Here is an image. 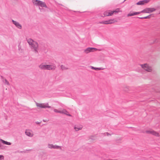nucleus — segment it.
<instances>
[{"mask_svg": "<svg viewBox=\"0 0 160 160\" xmlns=\"http://www.w3.org/2000/svg\"><path fill=\"white\" fill-rule=\"evenodd\" d=\"M36 103L37 107H39L42 108H51V106H49L48 103H39L36 102Z\"/></svg>", "mask_w": 160, "mask_h": 160, "instance_id": "obj_1", "label": "nucleus"}, {"mask_svg": "<svg viewBox=\"0 0 160 160\" xmlns=\"http://www.w3.org/2000/svg\"><path fill=\"white\" fill-rule=\"evenodd\" d=\"M156 10V9L154 8H146L141 11V13H151Z\"/></svg>", "mask_w": 160, "mask_h": 160, "instance_id": "obj_2", "label": "nucleus"}, {"mask_svg": "<svg viewBox=\"0 0 160 160\" xmlns=\"http://www.w3.org/2000/svg\"><path fill=\"white\" fill-rule=\"evenodd\" d=\"M30 47L32 49H33L34 52H38V44L37 42H34V43L32 44Z\"/></svg>", "mask_w": 160, "mask_h": 160, "instance_id": "obj_3", "label": "nucleus"}, {"mask_svg": "<svg viewBox=\"0 0 160 160\" xmlns=\"http://www.w3.org/2000/svg\"><path fill=\"white\" fill-rule=\"evenodd\" d=\"M141 66L142 68L146 71L149 72H150L152 71L151 67H149L147 64H141Z\"/></svg>", "mask_w": 160, "mask_h": 160, "instance_id": "obj_4", "label": "nucleus"}, {"mask_svg": "<svg viewBox=\"0 0 160 160\" xmlns=\"http://www.w3.org/2000/svg\"><path fill=\"white\" fill-rule=\"evenodd\" d=\"M97 49L94 48H88L85 49L84 51V52L86 53H88L89 52L93 51V50H96Z\"/></svg>", "mask_w": 160, "mask_h": 160, "instance_id": "obj_5", "label": "nucleus"}, {"mask_svg": "<svg viewBox=\"0 0 160 160\" xmlns=\"http://www.w3.org/2000/svg\"><path fill=\"white\" fill-rule=\"evenodd\" d=\"M113 21V19H109L106 21L100 22V23L105 24H111L114 22Z\"/></svg>", "mask_w": 160, "mask_h": 160, "instance_id": "obj_6", "label": "nucleus"}, {"mask_svg": "<svg viewBox=\"0 0 160 160\" xmlns=\"http://www.w3.org/2000/svg\"><path fill=\"white\" fill-rule=\"evenodd\" d=\"M146 132L148 134H150L156 136H159V133L153 130H147Z\"/></svg>", "mask_w": 160, "mask_h": 160, "instance_id": "obj_7", "label": "nucleus"}, {"mask_svg": "<svg viewBox=\"0 0 160 160\" xmlns=\"http://www.w3.org/2000/svg\"><path fill=\"white\" fill-rule=\"evenodd\" d=\"M12 22L15 25L16 27L19 29H21L22 28V25L19 24L18 22L15 21L13 20H12Z\"/></svg>", "mask_w": 160, "mask_h": 160, "instance_id": "obj_8", "label": "nucleus"}, {"mask_svg": "<svg viewBox=\"0 0 160 160\" xmlns=\"http://www.w3.org/2000/svg\"><path fill=\"white\" fill-rule=\"evenodd\" d=\"M113 14V12L112 11L108 10L104 12V16H111Z\"/></svg>", "mask_w": 160, "mask_h": 160, "instance_id": "obj_9", "label": "nucleus"}, {"mask_svg": "<svg viewBox=\"0 0 160 160\" xmlns=\"http://www.w3.org/2000/svg\"><path fill=\"white\" fill-rule=\"evenodd\" d=\"M149 0H144L142 1H140L136 3V4L137 5H143L145 3H147L149 2Z\"/></svg>", "mask_w": 160, "mask_h": 160, "instance_id": "obj_10", "label": "nucleus"}, {"mask_svg": "<svg viewBox=\"0 0 160 160\" xmlns=\"http://www.w3.org/2000/svg\"><path fill=\"white\" fill-rule=\"evenodd\" d=\"M46 70H53L55 69V65H46Z\"/></svg>", "mask_w": 160, "mask_h": 160, "instance_id": "obj_11", "label": "nucleus"}, {"mask_svg": "<svg viewBox=\"0 0 160 160\" xmlns=\"http://www.w3.org/2000/svg\"><path fill=\"white\" fill-rule=\"evenodd\" d=\"M141 13V12H134L129 13L128 14V16H134L135 15H138L139 13Z\"/></svg>", "mask_w": 160, "mask_h": 160, "instance_id": "obj_12", "label": "nucleus"}, {"mask_svg": "<svg viewBox=\"0 0 160 160\" xmlns=\"http://www.w3.org/2000/svg\"><path fill=\"white\" fill-rule=\"evenodd\" d=\"M74 128L75 131H78L80 130H81L82 128V126H78V125H75L74 126Z\"/></svg>", "mask_w": 160, "mask_h": 160, "instance_id": "obj_13", "label": "nucleus"}, {"mask_svg": "<svg viewBox=\"0 0 160 160\" xmlns=\"http://www.w3.org/2000/svg\"><path fill=\"white\" fill-rule=\"evenodd\" d=\"M27 42L30 45H31L33 43H34V42H36L34 41L32 39L29 38L27 40Z\"/></svg>", "mask_w": 160, "mask_h": 160, "instance_id": "obj_14", "label": "nucleus"}, {"mask_svg": "<svg viewBox=\"0 0 160 160\" xmlns=\"http://www.w3.org/2000/svg\"><path fill=\"white\" fill-rule=\"evenodd\" d=\"M46 65L42 64L39 65V67L42 69L46 70Z\"/></svg>", "mask_w": 160, "mask_h": 160, "instance_id": "obj_15", "label": "nucleus"}, {"mask_svg": "<svg viewBox=\"0 0 160 160\" xmlns=\"http://www.w3.org/2000/svg\"><path fill=\"white\" fill-rule=\"evenodd\" d=\"M0 140L2 142V143L4 144L9 145H11V142L5 141L2 139H1Z\"/></svg>", "mask_w": 160, "mask_h": 160, "instance_id": "obj_16", "label": "nucleus"}, {"mask_svg": "<svg viewBox=\"0 0 160 160\" xmlns=\"http://www.w3.org/2000/svg\"><path fill=\"white\" fill-rule=\"evenodd\" d=\"M25 133L28 136H29L30 137H31L32 136L31 133L30 132H29L28 131H26L25 132Z\"/></svg>", "mask_w": 160, "mask_h": 160, "instance_id": "obj_17", "label": "nucleus"}, {"mask_svg": "<svg viewBox=\"0 0 160 160\" xmlns=\"http://www.w3.org/2000/svg\"><path fill=\"white\" fill-rule=\"evenodd\" d=\"M3 82L4 83L5 85H9V83L8 82L7 80V79H4V80H2Z\"/></svg>", "mask_w": 160, "mask_h": 160, "instance_id": "obj_18", "label": "nucleus"}, {"mask_svg": "<svg viewBox=\"0 0 160 160\" xmlns=\"http://www.w3.org/2000/svg\"><path fill=\"white\" fill-rule=\"evenodd\" d=\"M112 12H113V14L114 13H118V12H120V9L119 8H117L115 10L112 11Z\"/></svg>", "mask_w": 160, "mask_h": 160, "instance_id": "obj_19", "label": "nucleus"}, {"mask_svg": "<svg viewBox=\"0 0 160 160\" xmlns=\"http://www.w3.org/2000/svg\"><path fill=\"white\" fill-rule=\"evenodd\" d=\"M91 68L95 70H101L102 69H102V68H95L94 67H93L92 66Z\"/></svg>", "mask_w": 160, "mask_h": 160, "instance_id": "obj_20", "label": "nucleus"}, {"mask_svg": "<svg viewBox=\"0 0 160 160\" xmlns=\"http://www.w3.org/2000/svg\"><path fill=\"white\" fill-rule=\"evenodd\" d=\"M66 113H68V112L64 109H63L62 111H61V113H63L65 114Z\"/></svg>", "mask_w": 160, "mask_h": 160, "instance_id": "obj_21", "label": "nucleus"}, {"mask_svg": "<svg viewBox=\"0 0 160 160\" xmlns=\"http://www.w3.org/2000/svg\"><path fill=\"white\" fill-rule=\"evenodd\" d=\"M66 113H68V112L64 109H63L62 111H61V113H63L65 114Z\"/></svg>", "mask_w": 160, "mask_h": 160, "instance_id": "obj_22", "label": "nucleus"}, {"mask_svg": "<svg viewBox=\"0 0 160 160\" xmlns=\"http://www.w3.org/2000/svg\"><path fill=\"white\" fill-rule=\"evenodd\" d=\"M48 148H53V145L51 144H49L48 145Z\"/></svg>", "mask_w": 160, "mask_h": 160, "instance_id": "obj_23", "label": "nucleus"}, {"mask_svg": "<svg viewBox=\"0 0 160 160\" xmlns=\"http://www.w3.org/2000/svg\"><path fill=\"white\" fill-rule=\"evenodd\" d=\"M60 147L58 146H57V145H53V148L54 149H58L60 148Z\"/></svg>", "mask_w": 160, "mask_h": 160, "instance_id": "obj_24", "label": "nucleus"}, {"mask_svg": "<svg viewBox=\"0 0 160 160\" xmlns=\"http://www.w3.org/2000/svg\"><path fill=\"white\" fill-rule=\"evenodd\" d=\"M54 111L55 112L59 113H61V111L58 110L57 109H54Z\"/></svg>", "mask_w": 160, "mask_h": 160, "instance_id": "obj_25", "label": "nucleus"}, {"mask_svg": "<svg viewBox=\"0 0 160 160\" xmlns=\"http://www.w3.org/2000/svg\"><path fill=\"white\" fill-rule=\"evenodd\" d=\"M151 14L145 17L144 19L150 18L151 17Z\"/></svg>", "mask_w": 160, "mask_h": 160, "instance_id": "obj_26", "label": "nucleus"}, {"mask_svg": "<svg viewBox=\"0 0 160 160\" xmlns=\"http://www.w3.org/2000/svg\"><path fill=\"white\" fill-rule=\"evenodd\" d=\"M65 114L66 115H67L68 116H71V114H69L68 113H68H66Z\"/></svg>", "mask_w": 160, "mask_h": 160, "instance_id": "obj_27", "label": "nucleus"}, {"mask_svg": "<svg viewBox=\"0 0 160 160\" xmlns=\"http://www.w3.org/2000/svg\"><path fill=\"white\" fill-rule=\"evenodd\" d=\"M3 158H4V157L3 155H0V159H3Z\"/></svg>", "mask_w": 160, "mask_h": 160, "instance_id": "obj_28", "label": "nucleus"}, {"mask_svg": "<svg viewBox=\"0 0 160 160\" xmlns=\"http://www.w3.org/2000/svg\"><path fill=\"white\" fill-rule=\"evenodd\" d=\"M1 79H2V81L3 80H4V79H6L5 78H4V77H3L2 76H1Z\"/></svg>", "mask_w": 160, "mask_h": 160, "instance_id": "obj_29", "label": "nucleus"}, {"mask_svg": "<svg viewBox=\"0 0 160 160\" xmlns=\"http://www.w3.org/2000/svg\"><path fill=\"white\" fill-rule=\"evenodd\" d=\"M61 68L63 70L64 69H65L64 68V66L62 65L61 66Z\"/></svg>", "mask_w": 160, "mask_h": 160, "instance_id": "obj_30", "label": "nucleus"}, {"mask_svg": "<svg viewBox=\"0 0 160 160\" xmlns=\"http://www.w3.org/2000/svg\"><path fill=\"white\" fill-rule=\"evenodd\" d=\"M138 18L139 19H144V17H139V18Z\"/></svg>", "mask_w": 160, "mask_h": 160, "instance_id": "obj_31", "label": "nucleus"}, {"mask_svg": "<svg viewBox=\"0 0 160 160\" xmlns=\"http://www.w3.org/2000/svg\"><path fill=\"white\" fill-rule=\"evenodd\" d=\"M36 123L37 124H39L40 123V122H36Z\"/></svg>", "mask_w": 160, "mask_h": 160, "instance_id": "obj_32", "label": "nucleus"}, {"mask_svg": "<svg viewBox=\"0 0 160 160\" xmlns=\"http://www.w3.org/2000/svg\"><path fill=\"white\" fill-rule=\"evenodd\" d=\"M39 9H40L41 11L42 9L40 8V7H39Z\"/></svg>", "mask_w": 160, "mask_h": 160, "instance_id": "obj_33", "label": "nucleus"}, {"mask_svg": "<svg viewBox=\"0 0 160 160\" xmlns=\"http://www.w3.org/2000/svg\"><path fill=\"white\" fill-rule=\"evenodd\" d=\"M91 139H94V138H92V137H91Z\"/></svg>", "mask_w": 160, "mask_h": 160, "instance_id": "obj_34", "label": "nucleus"}, {"mask_svg": "<svg viewBox=\"0 0 160 160\" xmlns=\"http://www.w3.org/2000/svg\"><path fill=\"white\" fill-rule=\"evenodd\" d=\"M157 42V40H156L155 41V42Z\"/></svg>", "mask_w": 160, "mask_h": 160, "instance_id": "obj_35", "label": "nucleus"}, {"mask_svg": "<svg viewBox=\"0 0 160 160\" xmlns=\"http://www.w3.org/2000/svg\"><path fill=\"white\" fill-rule=\"evenodd\" d=\"M107 135H108V132H107Z\"/></svg>", "mask_w": 160, "mask_h": 160, "instance_id": "obj_36", "label": "nucleus"}, {"mask_svg": "<svg viewBox=\"0 0 160 160\" xmlns=\"http://www.w3.org/2000/svg\"><path fill=\"white\" fill-rule=\"evenodd\" d=\"M43 121L44 122H45V120H43Z\"/></svg>", "mask_w": 160, "mask_h": 160, "instance_id": "obj_37", "label": "nucleus"}, {"mask_svg": "<svg viewBox=\"0 0 160 160\" xmlns=\"http://www.w3.org/2000/svg\"><path fill=\"white\" fill-rule=\"evenodd\" d=\"M159 14H160V12H159Z\"/></svg>", "mask_w": 160, "mask_h": 160, "instance_id": "obj_38", "label": "nucleus"}]
</instances>
